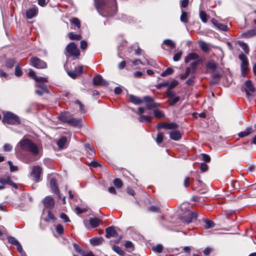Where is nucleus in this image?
Instances as JSON below:
<instances>
[{
    "instance_id": "nucleus-1",
    "label": "nucleus",
    "mask_w": 256,
    "mask_h": 256,
    "mask_svg": "<svg viewBox=\"0 0 256 256\" xmlns=\"http://www.w3.org/2000/svg\"><path fill=\"white\" fill-rule=\"evenodd\" d=\"M94 4L98 12L104 17L112 16L116 12V0H94Z\"/></svg>"
},
{
    "instance_id": "nucleus-2",
    "label": "nucleus",
    "mask_w": 256,
    "mask_h": 256,
    "mask_svg": "<svg viewBox=\"0 0 256 256\" xmlns=\"http://www.w3.org/2000/svg\"><path fill=\"white\" fill-rule=\"evenodd\" d=\"M24 151L30 152L34 157L38 156L40 150V146L37 145L30 140L22 138L17 145Z\"/></svg>"
},
{
    "instance_id": "nucleus-3",
    "label": "nucleus",
    "mask_w": 256,
    "mask_h": 256,
    "mask_svg": "<svg viewBox=\"0 0 256 256\" xmlns=\"http://www.w3.org/2000/svg\"><path fill=\"white\" fill-rule=\"evenodd\" d=\"M2 122L10 125H19L21 124L20 118L16 114L10 112H6L3 114Z\"/></svg>"
},
{
    "instance_id": "nucleus-4",
    "label": "nucleus",
    "mask_w": 256,
    "mask_h": 256,
    "mask_svg": "<svg viewBox=\"0 0 256 256\" xmlns=\"http://www.w3.org/2000/svg\"><path fill=\"white\" fill-rule=\"evenodd\" d=\"M0 190H2L4 188L5 184H8L14 188H18V186L14 182L11 180L9 176H0Z\"/></svg>"
},
{
    "instance_id": "nucleus-5",
    "label": "nucleus",
    "mask_w": 256,
    "mask_h": 256,
    "mask_svg": "<svg viewBox=\"0 0 256 256\" xmlns=\"http://www.w3.org/2000/svg\"><path fill=\"white\" fill-rule=\"evenodd\" d=\"M66 50L68 56H78L80 55V52L76 45L74 42H70L66 48Z\"/></svg>"
},
{
    "instance_id": "nucleus-6",
    "label": "nucleus",
    "mask_w": 256,
    "mask_h": 256,
    "mask_svg": "<svg viewBox=\"0 0 256 256\" xmlns=\"http://www.w3.org/2000/svg\"><path fill=\"white\" fill-rule=\"evenodd\" d=\"M30 64L37 68H45L47 67L46 62L36 56H33L30 58Z\"/></svg>"
},
{
    "instance_id": "nucleus-7",
    "label": "nucleus",
    "mask_w": 256,
    "mask_h": 256,
    "mask_svg": "<svg viewBox=\"0 0 256 256\" xmlns=\"http://www.w3.org/2000/svg\"><path fill=\"white\" fill-rule=\"evenodd\" d=\"M42 172V168L39 166H34L32 167L30 174L31 176L36 182L41 180L40 175Z\"/></svg>"
},
{
    "instance_id": "nucleus-8",
    "label": "nucleus",
    "mask_w": 256,
    "mask_h": 256,
    "mask_svg": "<svg viewBox=\"0 0 256 256\" xmlns=\"http://www.w3.org/2000/svg\"><path fill=\"white\" fill-rule=\"evenodd\" d=\"M100 220L97 218H90V220H84V224L85 226L90 228H94L98 227L100 224Z\"/></svg>"
},
{
    "instance_id": "nucleus-9",
    "label": "nucleus",
    "mask_w": 256,
    "mask_h": 256,
    "mask_svg": "<svg viewBox=\"0 0 256 256\" xmlns=\"http://www.w3.org/2000/svg\"><path fill=\"white\" fill-rule=\"evenodd\" d=\"M198 217V214L196 212H192L182 218V220L187 224L192 222L196 220Z\"/></svg>"
},
{
    "instance_id": "nucleus-10",
    "label": "nucleus",
    "mask_w": 256,
    "mask_h": 256,
    "mask_svg": "<svg viewBox=\"0 0 256 256\" xmlns=\"http://www.w3.org/2000/svg\"><path fill=\"white\" fill-rule=\"evenodd\" d=\"M50 186L52 190L58 196V198H60L61 195L57 185V180L55 178H52L50 180Z\"/></svg>"
},
{
    "instance_id": "nucleus-11",
    "label": "nucleus",
    "mask_w": 256,
    "mask_h": 256,
    "mask_svg": "<svg viewBox=\"0 0 256 256\" xmlns=\"http://www.w3.org/2000/svg\"><path fill=\"white\" fill-rule=\"evenodd\" d=\"M93 84L95 86H106L108 83L106 80L103 79L100 75H97L93 78Z\"/></svg>"
},
{
    "instance_id": "nucleus-12",
    "label": "nucleus",
    "mask_w": 256,
    "mask_h": 256,
    "mask_svg": "<svg viewBox=\"0 0 256 256\" xmlns=\"http://www.w3.org/2000/svg\"><path fill=\"white\" fill-rule=\"evenodd\" d=\"M42 203L46 208L52 209L54 206V201L52 197L48 196L43 200Z\"/></svg>"
},
{
    "instance_id": "nucleus-13",
    "label": "nucleus",
    "mask_w": 256,
    "mask_h": 256,
    "mask_svg": "<svg viewBox=\"0 0 256 256\" xmlns=\"http://www.w3.org/2000/svg\"><path fill=\"white\" fill-rule=\"evenodd\" d=\"M244 85L246 87V96L248 98H250V97L252 96L251 94L249 93L248 91L250 92H253L255 91V88L252 84V82L251 80H247L244 82Z\"/></svg>"
},
{
    "instance_id": "nucleus-14",
    "label": "nucleus",
    "mask_w": 256,
    "mask_h": 256,
    "mask_svg": "<svg viewBox=\"0 0 256 256\" xmlns=\"http://www.w3.org/2000/svg\"><path fill=\"white\" fill-rule=\"evenodd\" d=\"M106 237L109 238H115L117 236L118 232H116L114 228L112 226L107 228L106 229Z\"/></svg>"
},
{
    "instance_id": "nucleus-15",
    "label": "nucleus",
    "mask_w": 256,
    "mask_h": 256,
    "mask_svg": "<svg viewBox=\"0 0 256 256\" xmlns=\"http://www.w3.org/2000/svg\"><path fill=\"white\" fill-rule=\"evenodd\" d=\"M170 138L174 140L178 141L182 138V133L178 130H172L170 132Z\"/></svg>"
},
{
    "instance_id": "nucleus-16",
    "label": "nucleus",
    "mask_w": 256,
    "mask_h": 256,
    "mask_svg": "<svg viewBox=\"0 0 256 256\" xmlns=\"http://www.w3.org/2000/svg\"><path fill=\"white\" fill-rule=\"evenodd\" d=\"M38 13V8L34 7L28 9L26 12V16L28 19L32 18L36 16Z\"/></svg>"
},
{
    "instance_id": "nucleus-17",
    "label": "nucleus",
    "mask_w": 256,
    "mask_h": 256,
    "mask_svg": "<svg viewBox=\"0 0 256 256\" xmlns=\"http://www.w3.org/2000/svg\"><path fill=\"white\" fill-rule=\"evenodd\" d=\"M128 97L130 101L135 104H139L143 102V100L142 99L139 97L134 96V95L130 94Z\"/></svg>"
},
{
    "instance_id": "nucleus-18",
    "label": "nucleus",
    "mask_w": 256,
    "mask_h": 256,
    "mask_svg": "<svg viewBox=\"0 0 256 256\" xmlns=\"http://www.w3.org/2000/svg\"><path fill=\"white\" fill-rule=\"evenodd\" d=\"M254 132V130L253 129L252 127L250 126L247 128L244 131L238 133V135L240 138H244L248 136Z\"/></svg>"
},
{
    "instance_id": "nucleus-19",
    "label": "nucleus",
    "mask_w": 256,
    "mask_h": 256,
    "mask_svg": "<svg viewBox=\"0 0 256 256\" xmlns=\"http://www.w3.org/2000/svg\"><path fill=\"white\" fill-rule=\"evenodd\" d=\"M198 56L197 54L192 52L188 54V56L184 58V62L186 63H188L191 60H198Z\"/></svg>"
},
{
    "instance_id": "nucleus-20",
    "label": "nucleus",
    "mask_w": 256,
    "mask_h": 256,
    "mask_svg": "<svg viewBox=\"0 0 256 256\" xmlns=\"http://www.w3.org/2000/svg\"><path fill=\"white\" fill-rule=\"evenodd\" d=\"M242 34L244 37L245 38H250L256 35V27H254L252 30L246 32Z\"/></svg>"
},
{
    "instance_id": "nucleus-21",
    "label": "nucleus",
    "mask_w": 256,
    "mask_h": 256,
    "mask_svg": "<svg viewBox=\"0 0 256 256\" xmlns=\"http://www.w3.org/2000/svg\"><path fill=\"white\" fill-rule=\"evenodd\" d=\"M81 122L82 120L80 119L78 120L76 118L71 117L70 118V121L68 124L74 126L80 127L82 126Z\"/></svg>"
},
{
    "instance_id": "nucleus-22",
    "label": "nucleus",
    "mask_w": 256,
    "mask_h": 256,
    "mask_svg": "<svg viewBox=\"0 0 256 256\" xmlns=\"http://www.w3.org/2000/svg\"><path fill=\"white\" fill-rule=\"evenodd\" d=\"M86 150L88 152V156H92L94 153V149L92 146L90 144H84Z\"/></svg>"
},
{
    "instance_id": "nucleus-23",
    "label": "nucleus",
    "mask_w": 256,
    "mask_h": 256,
    "mask_svg": "<svg viewBox=\"0 0 256 256\" xmlns=\"http://www.w3.org/2000/svg\"><path fill=\"white\" fill-rule=\"evenodd\" d=\"M66 138L64 136L62 137L57 142V144L60 148H64L66 147Z\"/></svg>"
},
{
    "instance_id": "nucleus-24",
    "label": "nucleus",
    "mask_w": 256,
    "mask_h": 256,
    "mask_svg": "<svg viewBox=\"0 0 256 256\" xmlns=\"http://www.w3.org/2000/svg\"><path fill=\"white\" fill-rule=\"evenodd\" d=\"M103 241V238L102 237L100 238H93L90 240V242L94 246H98Z\"/></svg>"
},
{
    "instance_id": "nucleus-25",
    "label": "nucleus",
    "mask_w": 256,
    "mask_h": 256,
    "mask_svg": "<svg viewBox=\"0 0 256 256\" xmlns=\"http://www.w3.org/2000/svg\"><path fill=\"white\" fill-rule=\"evenodd\" d=\"M16 60L14 58H8L5 62V66L7 68H12L16 64Z\"/></svg>"
},
{
    "instance_id": "nucleus-26",
    "label": "nucleus",
    "mask_w": 256,
    "mask_h": 256,
    "mask_svg": "<svg viewBox=\"0 0 256 256\" xmlns=\"http://www.w3.org/2000/svg\"><path fill=\"white\" fill-rule=\"evenodd\" d=\"M248 64H242L240 67H241V72H242V76L243 77L246 76V72L248 70Z\"/></svg>"
},
{
    "instance_id": "nucleus-27",
    "label": "nucleus",
    "mask_w": 256,
    "mask_h": 256,
    "mask_svg": "<svg viewBox=\"0 0 256 256\" xmlns=\"http://www.w3.org/2000/svg\"><path fill=\"white\" fill-rule=\"evenodd\" d=\"M71 116L68 113H64L60 116V120L63 122L68 123Z\"/></svg>"
},
{
    "instance_id": "nucleus-28",
    "label": "nucleus",
    "mask_w": 256,
    "mask_h": 256,
    "mask_svg": "<svg viewBox=\"0 0 256 256\" xmlns=\"http://www.w3.org/2000/svg\"><path fill=\"white\" fill-rule=\"evenodd\" d=\"M204 226L206 229L213 228L215 226L214 223L211 220H204Z\"/></svg>"
},
{
    "instance_id": "nucleus-29",
    "label": "nucleus",
    "mask_w": 256,
    "mask_h": 256,
    "mask_svg": "<svg viewBox=\"0 0 256 256\" xmlns=\"http://www.w3.org/2000/svg\"><path fill=\"white\" fill-rule=\"evenodd\" d=\"M152 117L148 116L142 115L138 118V120L142 122H150Z\"/></svg>"
},
{
    "instance_id": "nucleus-30",
    "label": "nucleus",
    "mask_w": 256,
    "mask_h": 256,
    "mask_svg": "<svg viewBox=\"0 0 256 256\" xmlns=\"http://www.w3.org/2000/svg\"><path fill=\"white\" fill-rule=\"evenodd\" d=\"M154 117L158 118H161L165 117L164 112L159 110H155L154 111Z\"/></svg>"
},
{
    "instance_id": "nucleus-31",
    "label": "nucleus",
    "mask_w": 256,
    "mask_h": 256,
    "mask_svg": "<svg viewBox=\"0 0 256 256\" xmlns=\"http://www.w3.org/2000/svg\"><path fill=\"white\" fill-rule=\"evenodd\" d=\"M191 71H192V70L190 68H186V72L184 73L181 74L179 75L180 78L181 80L186 79V78H187L188 76Z\"/></svg>"
},
{
    "instance_id": "nucleus-32",
    "label": "nucleus",
    "mask_w": 256,
    "mask_h": 256,
    "mask_svg": "<svg viewBox=\"0 0 256 256\" xmlns=\"http://www.w3.org/2000/svg\"><path fill=\"white\" fill-rule=\"evenodd\" d=\"M200 17L203 22H206L209 16L203 10L200 12Z\"/></svg>"
},
{
    "instance_id": "nucleus-33",
    "label": "nucleus",
    "mask_w": 256,
    "mask_h": 256,
    "mask_svg": "<svg viewBox=\"0 0 256 256\" xmlns=\"http://www.w3.org/2000/svg\"><path fill=\"white\" fill-rule=\"evenodd\" d=\"M112 250L120 256H124L125 254V252L119 246L114 245Z\"/></svg>"
},
{
    "instance_id": "nucleus-34",
    "label": "nucleus",
    "mask_w": 256,
    "mask_h": 256,
    "mask_svg": "<svg viewBox=\"0 0 256 256\" xmlns=\"http://www.w3.org/2000/svg\"><path fill=\"white\" fill-rule=\"evenodd\" d=\"M68 36L69 38L71 40H80L82 38V36L80 35L74 34L72 32H69L68 34Z\"/></svg>"
},
{
    "instance_id": "nucleus-35",
    "label": "nucleus",
    "mask_w": 256,
    "mask_h": 256,
    "mask_svg": "<svg viewBox=\"0 0 256 256\" xmlns=\"http://www.w3.org/2000/svg\"><path fill=\"white\" fill-rule=\"evenodd\" d=\"M160 106V104L155 102L154 100L152 102H151L148 103L146 104V108L148 110H150L152 108H156Z\"/></svg>"
},
{
    "instance_id": "nucleus-36",
    "label": "nucleus",
    "mask_w": 256,
    "mask_h": 256,
    "mask_svg": "<svg viewBox=\"0 0 256 256\" xmlns=\"http://www.w3.org/2000/svg\"><path fill=\"white\" fill-rule=\"evenodd\" d=\"M239 45L240 46V48H242V50L246 54H248L249 52V48L248 46V44L243 42H239Z\"/></svg>"
},
{
    "instance_id": "nucleus-37",
    "label": "nucleus",
    "mask_w": 256,
    "mask_h": 256,
    "mask_svg": "<svg viewBox=\"0 0 256 256\" xmlns=\"http://www.w3.org/2000/svg\"><path fill=\"white\" fill-rule=\"evenodd\" d=\"M206 67L209 69L214 70L217 67V64L214 60H212L206 64Z\"/></svg>"
},
{
    "instance_id": "nucleus-38",
    "label": "nucleus",
    "mask_w": 256,
    "mask_h": 256,
    "mask_svg": "<svg viewBox=\"0 0 256 256\" xmlns=\"http://www.w3.org/2000/svg\"><path fill=\"white\" fill-rule=\"evenodd\" d=\"M70 20L72 24H74L78 28H80V22L77 18H72Z\"/></svg>"
},
{
    "instance_id": "nucleus-39",
    "label": "nucleus",
    "mask_w": 256,
    "mask_h": 256,
    "mask_svg": "<svg viewBox=\"0 0 256 256\" xmlns=\"http://www.w3.org/2000/svg\"><path fill=\"white\" fill-rule=\"evenodd\" d=\"M163 43L170 48H174L175 47V44L171 40L166 39L164 40Z\"/></svg>"
},
{
    "instance_id": "nucleus-40",
    "label": "nucleus",
    "mask_w": 256,
    "mask_h": 256,
    "mask_svg": "<svg viewBox=\"0 0 256 256\" xmlns=\"http://www.w3.org/2000/svg\"><path fill=\"white\" fill-rule=\"evenodd\" d=\"M174 72V70L172 68H168L166 69V70L163 72L160 75L162 76H167L172 74Z\"/></svg>"
},
{
    "instance_id": "nucleus-41",
    "label": "nucleus",
    "mask_w": 256,
    "mask_h": 256,
    "mask_svg": "<svg viewBox=\"0 0 256 256\" xmlns=\"http://www.w3.org/2000/svg\"><path fill=\"white\" fill-rule=\"evenodd\" d=\"M164 140V134L162 132H159L157 134L156 142L158 144H161Z\"/></svg>"
},
{
    "instance_id": "nucleus-42",
    "label": "nucleus",
    "mask_w": 256,
    "mask_h": 256,
    "mask_svg": "<svg viewBox=\"0 0 256 256\" xmlns=\"http://www.w3.org/2000/svg\"><path fill=\"white\" fill-rule=\"evenodd\" d=\"M56 218L54 214L51 212L50 210L48 212V216L44 218L46 222H50V220L54 221L56 220Z\"/></svg>"
},
{
    "instance_id": "nucleus-43",
    "label": "nucleus",
    "mask_w": 256,
    "mask_h": 256,
    "mask_svg": "<svg viewBox=\"0 0 256 256\" xmlns=\"http://www.w3.org/2000/svg\"><path fill=\"white\" fill-rule=\"evenodd\" d=\"M239 59L242 61V64H247L248 63L247 56L244 54H241L238 56Z\"/></svg>"
},
{
    "instance_id": "nucleus-44",
    "label": "nucleus",
    "mask_w": 256,
    "mask_h": 256,
    "mask_svg": "<svg viewBox=\"0 0 256 256\" xmlns=\"http://www.w3.org/2000/svg\"><path fill=\"white\" fill-rule=\"evenodd\" d=\"M180 100V98L179 96H175L170 99L168 100L170 106H174Z\"/></svg>"
},
{
    "instance_id": "nucleus-45",
    "label": "nucleus",
    "mask_w": 256,
    "mask_h": 256,
    "mask_svg": "<svg viewBox=\"0 0 256 256\" xmlns=\"http://www.w3.org/2000/svg\"><path fill=\"white\" fill-rule=\"evenodd\" d=\"M178 125L174 122L167 123V130H176L178 128Z\"/></svg>"
},
{
    "instance_id": "nucleus-46",
    "label": "nucleus",
    "mask_w": 256,
    "mask_h": 256,
    "mask_svg": "<svg viewBox=\"0 0 256 256\" xmlns=\"http://www.w3.org/2000/svg\"><path fill=\"white\" fill-rule=\"evenodd\" d=\"M180 18L182 22L187 23L188 22L187 13L186 12L182 10V14Z\"/></svg>"
},
{
    "instance_id": "nucleus-47",
    "label": "nucleus",
    "mask_w": 256,
    "mask_h": 256,
    "mask_svg": "<svg viewBox=\"0 0 256 256\" xmlns=\"http://www.w3.org/2000/svg\"><path fill=\"white\" fill-rule=\"evenodd\" d=\"M114 185L118 188H120L122 186V181L118 178H115L114 180Z\"/></svg>"
},
{
    "instance_id": "nucleus-48",
    "label": "nucleus",
    "mask_w": 256,
    "mask_h": 256,
    "mask_svg": "<svg viewBox=\"0 0 256 256\" xmlns=\"http://www.w3.org/2000/svg\"><path fill=\"white\" fill-rule=\"evenodd\" d=\"M15 74L17 76H20L22 74V72L20 68V66L19 64H18L16 66Z\"/></svg>"
},
{
    "instance_id": "nucleus-49",
    "label": "nucleus",
    "mask_w": 256,
    "mask_h": 256,
    "mask_svg": "<svg viewBox=\"0 0 256 256\" xmlns=\"http://www.w3.org/2000/svg\"><path fill=\"white\" fill-rule=\"evenodd\" d=\"M200 48L204 52H207L210 50L208 44L205 42H202L200 44Z\"/></svg>"
},
{
    "instance_id": "nucleus-50",
    "label": "nucleus",
    "mask_w": 256,
    "mask_h": 256,
    "mask_svg": "<svg viewBox=\"0 0 256 256\" xmlns=\"http://www.w3.org/2000/svg\"><path fill=\"white\" fill-rule=\"evenodd\" d=\"M178 84V81H177L176 80H174V79L172 80L171 81L170 84L168 83V89L172 90V89L174 88Z\"/></svg>"
},
{
    "instance_id": "nucleus-51",
    "label": "nucleus",
    "mask_w": 256,
    "mask_h": 256,
    "mask_svg": "<svg viewBox=\"0 0 256 256\" xmlns=\"http://www.w3.org/2000/svg\"><path fill=\"white\" fill-rule=\"evenodd\" d=\"M152 250L156 252H157L158 253H160L162 251L163 246H162V244H158L156 246L153 247L152 248Z\"/></svg>"
},
{
    "instance_id": "nucleus-52",
    "label": "nucleus",
    "mask_w": 256,
    "mask_h": 256,
    "mask_svg": "<svg viewBox=\"0 0 256 256\" xmlns=\"http://www.w3.org/2000/svg\"><path fill=\"white\" fill-rule=\"evenodd\" d=\"M168 100L176 96V92L171 90L168 89L166 92Z\"/></svg>"
},
{
    "instance_id": "nucleus-53",
    "label": "nucleus",
    "mask_w": 256,
    "mask_h": 256,
    "mask_svg": "<svg viewBox=\"0 0 256 256\" xmlns=\"http://www.w3.org/2000/svg\"><path fill=\"white\" fill-rule=\"evenodd\" d=\"M48 80V78L46 77H42V76H37L36 78L35 81L37 82H46Z\"/></svg>"
},
{
    "instance_id": "nucleus-54",
    "label": "nucleus",
    "mask_w": 256,
    "mask_h": 256,
    "mask_svg": "<svg viewBox=\"0 0 256 256\" xmlns=\"http://www.w3.org/2000/svg\"><path fill=\"white\" fill-rule=\"evenodd\" d=\"M37 86L40 88L41 90L45 92V93H48L49 90L47 88V86L46 84H37Z\"/></svg>"
},
{
    "instance_id": "nucleus-55",
    "label": "nucleus",
    "mask_w": 256,
    "mask_h": 256,
    "mask_svg": "<svg viewBox=\"0 0 256 256\" xmlns=\"http://www.w3.org/2000/svg\"><path fill=\"white\" fill-rule=\"evenodd\" d=\"M8 164L10 166V172H16L18 170V168L17 166H14L13 165L12 162L9 160L8 162Z\"/></svg>"
},
{
    "instance_id": "nucleus-56",
    "label": "nucleus",
    "mask_w": 256,
    "mask_h": 256,
    "mask_svg": "<svg viewBox=\"0 0 256 256\" xmlns=\"http://www.w3.org/2000/svg\"><path fill=\"white\" fill-rule=\"evenodd\" d=\"M8 242L10 244H12L15 246H16L17 244L19 243V242L14 237L12 236L8 237Z\"/></svg>"
},
{
    "instance_id": "nucleus-57",
    "label": "nucleus",
    "mask_w": 256,
    "mask_h": 256,
    "mask_svg": "<svg viewBox=\"0 0 256 256\" xmlns=\"http://www.w3.org/2000/svg\"><path fill=\"white\" fill-rule=\"evenodd\" d=\"M83 71V66H78L77 67H75L74 72H76L77 75L78 76L80 74L82 73Z\"/></svg>"
},
{
    "instance_id": "nucleus-58",
    "label": "nucleus",
    "mask_w": 256,
    "mask_h": 256,
    "mask_svg": "<svg viewBox=\"0 0 256 256\" xmlns=\"http://www.w3.org/2000/svg\"><path fill=\"white\" fill-rule=\"evenodd\" d=\"M3 148L4 152H10L12 148V146L10 144H6L4 146Z\"/></svg>"
},
{
    "instance_id": "nucleus-59",
    "label": "nucleus",
    "mask_w": 256,
    "mask_h": 256,
    "mask_svg": "<svg viewBox=\"0 0 256 256\" xmlns=\"http://www.w3.org/2000/svg\"><path fill=\"white\" fill-rule=\"evenodd\" d=\"M182 52H178L174 54L173 60L175 62L178 61L182 56Z\"/></svg>"
},
{
    "instance_id": "nucleus-60",
    "label": "nucleus",
    "mask_w": 256,
    "mask_h": 256,
    "mask_svg": "<svg viewBox=\"0 0 256 256\" xmlns=\"http://www.w3.org/2000/svg\"><path fill=\"white\" fill-rule=\"evenodd\" d=\"M124 246L126 248L130 250H132L134 249L133 244L130 241H126L124 244Z\"/></svg>"
},
{
    "instance_id": "nucleus-61",
    "label": "nucleus",
    "mask_w": 256,
    "mask_h": 256,
    "mask_svg": "<svg viewBox=\"0 0 256 256\" xmlns=\"http://www.w3.org/2000/svg\"><path fill=\"white\" fill-rule=\"evenodd\" d=\"M202 160L205 162H209L210 161V158L208 154H202Z\"/></svg>"
},
{
    "instance_id": "nucleus-62",
    "label": "nucleus",
    "mask_w": 256,
    "mask_h": 256,
    "mask_svg": "<svg viewBox=\"0 0 256 256\" xmlns=\"http://www.w3.org/2000/svg\"><path fill=\"white\" fill-rule=\"evenodd\" d=\"M64 228L62 224H58L56 227V231L59 234H62L64 232Z\"/></svg>"
},
{
    "instance_id": "nucleus-63",
    "label": "nucleus",
    "mask_w": 256,
    "mask_h": 256,
    "mask_svg": "<svg viewBox=\"0 0 256 256\" xmlns=\"http://www.w3.org/2000/svg\"><path fill=\"white\" fill-rule=\"evenodd\" d=\"M60 218L63 219L64 222H69L70 221V220L69 218H68V216L66 214L64 213V212H62V213L60 214Z\"/></svg>"
},
{
    "instance_id": "nucleus-64",
    "label": "nucleus",
    "mask_w": 256,
    "mask_h": 256,
    "mask_svg": "<svg viewBox=\"0 0 256 256\" xmlns=\"http://www.w3.org/2000/svg\"><path fill=\"white\" fill-rule=\"evenodd\" d=\"M216 28L218 29L222 30V31H226L228 29V27L226 26L221 23H220L218 26H216Z\"/></svg>"
}]
</instances>
